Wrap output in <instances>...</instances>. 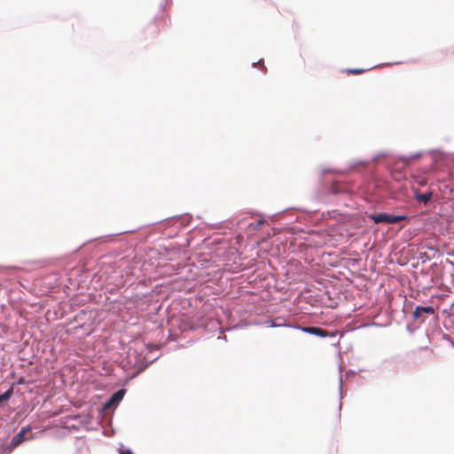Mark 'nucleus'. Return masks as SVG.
Returning a JSON list of instances; mask_svg holds the SVG:
<instances>
[{
	"label": "nucleus",
	"mask_w": 454,
	"mask_h": 454,
	"mask_svg": "<svg viewBox=\"0 0 454 454\" xmlns=\"http://www.w3.org/2000/svg\"><path fill=\"white\" fill-rule=\"evenodd\" d=\"M370 218L373 220L375 223H397L404 221L407 216L405 215H393L387 213H380L370 215Z\"/></svg>",
	"instance_id": "f257e3e1"
},
{
	"label": "nucleus",
	"mask_w": 454,
	"mask_h": 454,
	"mask_svg": "<svg viewBox=\"0 0 454 454\" xmlns=\"http://www.w3.org/2000/svg\"><path fill=\"white\" fill-rule=\"evenodd\" d=\"M29 432H31V427L29 426L22 427L20 431L12 439V446L17 447L21 442H23L26 439L25 434Z\"/></svg>",
	"instance_id": "f03ea898"
},
{
	"label": "nucleus",
	"mask_w": 454,
	"mask_h": 454,
	"mask_svg": "<svg viewBox=\"0 0 454 454\" xmlns=\"http://www.w3.org/2000/svg\"><path fill=\"white\" fill-rule=\"evenodd\" d=\"M424 313L433 315L434 313V309L431 306H427V307L418 306V307H416V309L413 312V318L415 320L420 319Z\"/></svg>",
	"instance_id": "7ed1b4c3"
},
{
	"label": "nucleus",
	"mask_w": 454,
	"mask_h": 454,
	"mask_svg": "<svg viewBox=\"0 0 454 454\" xmlns=\"http://www.w3.org/2000/svg\"><path fill=\"white\" fill-rule=\"evenodd\" d=\"M123 395H124V390H122V389L114 393L111 396V398L108 400V402L105 404V408L107 409V408L111 407V405L113 403L120 402L122 399Z\"/></svg>",
	"instance_id": "20e7f679"
},
{
	"label": "nucleus",
	"mask_w": 454,
	"mask_h": 454,
	"mask_svg": "<svg viewBox=\"0 0 454 454\" xmlns=\"http://www.w3.org/2000/svg\"><path fill=\"white\" fill-rule=\"evenodd\" d=\"M302 330H303V332L310 333V334H314V335H317V336H321V337L326 336L325 331L319 327L308 326V327H303Z\"/></svg>",
	"instance_id": "39448f33"
},
{
	"label": "nucleus",
	"mask_w": 454,
	"mask_h": 454,
	"mask_svg": "<svg viewBox=\"0 0 454 454\" xmlns=\"http://www.w3.org/2000/svg\"><path fill=\"white\" fill-rule=\"evenodd\" d=\"M415 198L418 201L427 204L432 198V192L416 193Z\"/></svg>",
	"instance_id": "423d86ee"
},
{
	"label": "nucleus",
	"mask_w": 454,
	"mask_h": 454,
	"mask_svg": "<svg viewBox=\"0 0 454 454\" xmlns=\"http://www.w3.org/2000/svg\"><path fill=\"white\" fill-rule=\"evenodd\" d=\"M14 278V273L12 271H10V270H4V271H1L0 272V279H5V278H9V279H12Z\"/></svg>",
	"instance_id": "0eeeda50"
},
{
	"label": "nucleus",
	"mask_w": 454,
	"mask_h": 454,
	"mask_svg": "<svg viewBox=\"0 0 454 454\" xmlns=\"http://www.w3.org/2000/svg\"><path fill=\"white\" fill-rule=\"evenodd\" d=\"M364 72V69H362V68L347 69V73L351 74H363Z\"/></svg>",
	"instance_id": "6e6552de"
},
{
	"label": "nucleus",
	"mask_w": 454,
	"mask_h": 454,
	"mask_svg": "<svg viewBox=\"0 0 454 454\" xmlns=\"http://www.w3.org/2000/svg\"><path fill=\"white\" fill-rule=\"evenodd\" d=\"M12 393V391L11 389H9L4 394L0 395V401H1V403L4 402V401H7L10 398Z\"/></svg>",
	"instance_id": "1a4fd4ad"
},
{
	"label": "nucleus",
	"mask_w": 454,
	"mask_h": 454,
	"mask_svg": "<svg viewBox=\"0 0 454 454\" xmlns=\"http://www.w3.org/2000/svg\"><path fill=\"white\" fill-rule=\"evenodd\" d=\"M119 454H134L130 450L125 449V450H120Z\"/></svg>",
	"instance_id": "9d476101"
}]
</instances>
